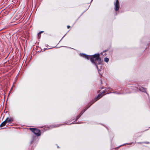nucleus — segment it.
Wrapping results in <instances>:
<instances>
[{"label": "nucleus", "mask_w": 150, "mask_h": 150, "mask_svg": "<svg viewBox=\"0 0 150 150\" xmlns=\"http://www.w3.org/2000/svg\"><path fill=\"white\" fill-rule=\"evenodd\" d=\"M90 60L92 63L95 64L97 68H98V67L96 64L97 62L99 64H100L101 62V59L100 57V54H96L91 56Z\"/></svg>", "instance_id": "nucleus-1"}, {"label": "nucleus", "mask_w": 150, "mask_h": 150, "mask_svg": "<svg viewBox=\"0 0 150 150\" xmlns=\"http://www.w3.org/2000/svg\"><path fill=\"white\" fill-rule=\"evenodd\" d=\"M29 129L38 136H40V135L41 133L40 131L38 129L30 128Z\"/></svg>", "instance_id": "nucleus-2"}, {"label": "nucleus", "mask_w": 150, "mask_h": 150, "mask_svg": "<svg viewBox=\"0 0 150 150\" xmlns=\"http://www.w3.org/2000/svg\"><path fill=\"white\" fill-rule=\"evenodd\" d=\"M115 7V11H117L119 10L120 8V4L118 0H116L115 3L114 4Z\"/></svg>", "instance_id": "nucleus-3"}, {"label": "nucleus", "mask_w": 150, "mask_h": 150, "mask_svg": "<svg viewBox=\"0 0 150 150\" xmlns=\"http://www.w3.org/2000/svg\"><path fill=\"white\" fill-rule=\"evenodd\" d=\"M7 123H10L12 122L13 121V119L12 118L7 117L5 120Z\"/></svg>", "instance_id": "nucleus-4"}, {"label": "nucleus", "mask_w": 150, "mask_h": 150, "mask_svg": "<svg viewBox=\"0 0 150 150\" xmlns=\"http://www.w3.org/2000/svg\"><path fill=\"white\" fill-rule=\"evenodd\" d=\"M81 55L83 57H84V58H85L88 59H90V58L91 57H89V56L87 55L84 54H82Z\"/></svg>", "instance_id": "nucleus-5"}, {"label": "nucleus", "mask_w": 150, "mask_h": 150, "mask_svg": "<svg viewBox=\"0 0 150 150\" xmlns=\"http://www.w3.org/2000/svg\"><path fill=\"white\" fill-rule=\"evenodd\" d=\"M6 123L5 121L3 122L0 125V127H2L5 126Z\"/></svg>", "instance_id": "nucleus-6"}, {"label": "nucleus", "mask_w": 150, "mask_h": 150, "mask_svg": "<svg viewBox=\"0 0 150 150\" xmlns=\"http://www.w3.org/2000/svg\"><path fill=\"white\" fill-rule=\"evenodd\" d=\"M61 125H52V128L57 127Z\"/></svg>", "instance_id": "nucleus-7"}, {"label": "nucleus", "mask_w": 150, "mask_h": 150, "mask_svg": "<svg viewBox=\"0 0 150 150\" xmlns=\"http://www.w3.org/2000/svg\"><path fill=\"white\" fill-rule=\"evenodd\" d=\"M101 94H99L98 96L96 97V101L97 100H98V99H99L100 98H101L102 96H101Z\"/></svg>", "instance_id": "nucleus-8"}, {"label": "nucleus", "mask_w": 150, "mask_h": 150, "mask_svg": "<svg viewBox=\"0 0 150 150\" xmlns=\"http://www.w3.org/2000/svg\"><path fill=\"white\" fill-rule=\"evenodd\" d=\"M104 61L106 62H108L109 61V59L107 58H105L104 59Z\"/></svg>", "instance_id": "nucleus-9"}, {"label": "nucleus", "mask_w": 150, "mask_h": 150, "mask_svg": "<svg viewBox=\"0 0 150 150\" xmlns=\"http://www.w3.org/2000/svg\"><path fill=\"white\" fill-rule=\"evenodd\" d=\"M139 144H142V143H145L146 144H149V142H139Z\"/></svg>", "instance_id": "nucleus-10"}, {"label": "nucleus", "mask_w": 150, "mask_h": 150, "mask_svg": "<svg viewBox=\"0 0 150 150\" xmlns=\"http://www.w3.org/2000/svg\"><path fill=\"white\" fill-rule=\"evenodd\" d=\"M67 28L68 29L69 28H70V26L69 25H68L67 26Z\"/></svg>", "instance_id": "nucleus-11"}, {"label": "nucleus", "mask_w": 150, "mask_h": 150, "mask_svg": "<svg viewBox=\"0 0 150 150\" xmlns=\"http://www.w3.org/2000/svg\"><path fill=\"white\" fill-rule=\"evenodd\" d=\"M42 32H40L39 33V34H40L41 33H42Z\"/></svg>", "instance_id": "nucleus-12"}, {"label": "nucleus", "mask_w": 150, "mask_h": 150, "mask_svg": "<svg viewBox=\"0 0 150 150\" xmlns=\"http://www.w3.org/2000/svg\"><path fill=\"white\" fill-rule=\"evenodd\" d=\"M67 124L68 125L69 124L67 123Z\"/></svg>", "instance_id": "nucleus-13"}, {"label": "nucleus", "mask_w": 150, "mask_h": 150, "mask_svg": "<svg viewBox=\"0 0 150 150\" xmlns=\"http://www.w3.org/2000/svg\"><path fill=\"white\" fill-rule=\"evenodd\" d=\"M104 95V94H103V95H102V96H103Z\"/></svg>", "instance_id": "nucleus-14"}]
</instances>
